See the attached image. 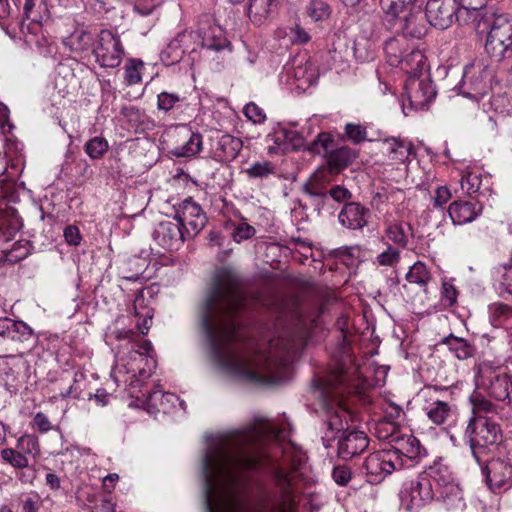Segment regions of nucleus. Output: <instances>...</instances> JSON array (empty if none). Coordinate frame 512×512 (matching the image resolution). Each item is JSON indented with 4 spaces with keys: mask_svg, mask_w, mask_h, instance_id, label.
I'll return each mask as SVG.
<instances>
[{
    "mask_svg": "<svg viewBox=\"0 0 512 512\" xmlns=\"http://www.w3.org/2000/svg\"><path fill=\"white\" fill-rule=\"evenodd\" d=\"M109 394L104 389H98L95 394H90L89 399H94L100 406H106L109 402Z\"/></svg>",
    "mask_w": 512,
    "mask_h": 512,
    "instance_id": "nucleus-63",
    "label": "nucleus"
},
{
    "mask_svg": "<svg viewBox=\"0 0 512 512\" xmlns=\"http://www.w3.org/2000/svg\"><path fill=\"white\" fill-rule=\"evenodd\" d=\"M353 387L348 371L342 364L336 365L319 379L315 393L321 399L323 409L328 414L336 409L335 416L329 419L332 428L339 429L342 426L338 413L340 411L345 414V410L342 409L344 399Z\"/></svg>",
    "mask_w": 512,
    "mask_h": 512,
    "instance_id": "nucleus-4",
    "label": "nucleus"
},
{
    "mask_svg": "<svg viewBox=\"0 0 512 512\" xmlns=\"http://www.w3.org/2000/svg\"><path fill=\"white\" fill-rule=\"evenodd\" d=\"M1 458L6 463L17 469L29 468V460L17 448H5L1 451Z\"/></svg>",
    "mask_w": 512,
    "mask_h": 512,
    "instance_id": "nucleus-40",
    "label": "nucleus"
},
{
    "mask_svg": "<svg viewBox=\"0 0 512 512\" xmlns=\"http://www.w3.org/2000/svg\"><path fill=\"white\" fill-rule=\"evenodd\" d=\"M412 230L409 223L404 221H386L385 236L389 242L397 248H406L408 245V233Z\"/></svg>",
    "mask_w": 512,
    "mask_h": 512,
    "instance_id": "nucleus-27",
    "label": "nucleus"
},
{
    "mask_svg": "<svg viewBox=\"0 0 512 512\" xmlns=\"http://www.w3.org/2000/svg\"><path fill=\"white\" fill-rule=\"evenodd\" d=\"M328 195L337 202H344L352 197V193L341 185H334L328 190Z\"/></svg>",
    "mask_w": 512,
    "mask_h": 512,
    "instance_id": "nucleus-56",
    "label": "nucleus"
},
{
    "mask_svg": "<svg viewBox=\"0 0 512 512\" xmlns=\"http://www.w3.org/2000/svg\"><path fill=\"white\" fill-rule=\"evenodd\" d=\"M91 40V35L85 29L78 28L65 38L64 43L73 51H82L90 45Z\"/></svg>",
    "mask_w": 512,
    "mask_h": 512,
    "instance_id": "nucleus-34",
    "label": "nucleus"
},
{
    "mask_svg": "<svg viewBox=\"0 0 512 512\" xmlns=\"http://www.w3.org/2000/svg\"><path fill=\"white\" fill-rule=\"evenodd\" d=\"M472 405L474 416L490 417L498 413V407L481 394H476L472 398Z\"/></svg>",
    "mask_w": 512,
    "mask_h": 512,
    "instance_id": "nucleus-39",
    "label": "nucleus"
},
{
    "mask_svg": "<svg viewBox=\"0 0 512 512\" xmlns=\"http://www.w3.org/2000/svg\"><path fill=\"white\" fill-rule=\"evenodd\" d=\"M94 55L102 67L119 66L124 55L120 38L109 30H102L94 48Z\"/></svg>",
    "mask_w": 512,
    "mask_h": 512,
    "instance_id": "nucleus-10",
    "label": "nucleus"
},
{
    "mask_svg": "<svg viewBox=\"0 0 512 512\" xmlns=\"http://www.w3.org/2000/svg\"><path fill=\"white\" fill-rule=\"evenodd\" d=\"M214 131L217 135L211 138V147L215 156L221 161H230L235 159L242 149V140L239 137L225 132L224 130Z\"/></svg>",
    "mask_w": 512,
    "mask_h": 512,
    "instance_id": "nucleus-19",
    "label": "nucleus"
},
{
    "mask_svg": "<svg viewBox=\"0 0 512 512\" xmlns=\"http://www.w3.org/2000/svg\"><path fill=\"white\" fill-rule=\"evenodd\" d=\"M332 142V136L330 133L322 131L319 133L317 139L313 143V149L318 151V146H321L325 151H328Z\"/></svg>",
    "mask_w": 512,
    "mask_h": 512,
    "instance_id": "nucleus-60",
    "label": "nucleus"
},
{
    "mask_svg": "<svg viewBox=\"0 0 512 512\" xmlns=\"http://www.w3.org/2000/svg\"><path fill=\"white\" fill-rule=\"evenodd\" d=\"M277 7V0H250L248 16L256 24L264 23Z\"/></svg>",
    "mask_w": 512,
    "mask_h": 512,
    "instance_id": "nucleus-30",
    "label": "nucleus"
},
{
    "mask_svg": "<svg viewBox=\"0 0 512 512\" xmlns=\"http://www.w3.org/2000/svg\"><path fill=\"white\" fill-rule=\"evenodd\" d=\"M107 339L109 342H112V340H118V341H121V340H128V343H131V350L127 356V358H124V357H121L118 362L116 363L117 364H120V363H127V361L129 360V356L131 354L132 351L134 350H141L143 351V349L141 348V346L143 345L144 342H148L147 340H142L141 343L139 344H134L132 343V339L134 337V332L131 331V330H111L110 332L107 333L106 335Z\"/></svg>",
    "mask_w": 512,
    "mask_h": 512,
    "instance_id": "nucleus-35",
    "label": "nucleus"
},
{
    "mask_svg": "<svg viewBox=\"0 0 512 512\" xmlns=\"http://www.w3.org/2000/svg\"><path fill=\"white\" fill-rule=\"evenodd\" d=\"M180 100L179 96L174 93L162 92L158 95V108L168 111Z\"/></svg>",
    "mask_w": 512,
    "mask_h": 512,
    "instance_id": "nucleus-53",
    "label": "nucleus"
},
{
    "mask_svg": "<svg viewBox=\"0 0 512 512\" xmlns=\"http://www.w3.org/2000/svg\"><path fill=\"white\" fill-rule=\"evenodd\" d=\"M269 154L287 153L304 145V138L298 130H273L266 138Z\"/></svg>",
    "mask_w": 512,
    "mask_h": 512,
    "instance_id": "nucleus-17",
    "label": "nucleus"
},
{
    "mask_svg": "<svg viewBox=\"0 0 512 512\" xmlns=\"http://www.w3.org/2000/svg\"><path fill=\"white\" fill-rule=\"evenodd\" d=\"M246 173L251 178H267L275 173V166L269 161L256 162L246 170Z\"/></svg>",
    "mask_w": 512,
    "mask_h": 512,
    "instance_id": "nucleus-46",
    "label": "nucleus"
},
{
    "mask_svg": "<svg viewBox=\"0 0 512 512\" xmlns=\"http://www.w3.org/2000/svg\"><path fill=\"white\" fill-rule=\"evenodd\" d=\"M380 5L387 16H390L392 19H396L397 21L399 18L403 17L401 14L405 15L412 11L408 6L402 3V0H380Z\"/></svg>",
    "mask_w": 512,
    "mask_h": 512,
    "instance_id": "nucleus-41",
    "label": "nucleus"
},
{
    "mask_svg": "<svg viewBox=\"0 0 512 512\" xmlns=\"http://www.w3.org/2000/svg\"><path fill=\"white\" fill-rule=\"evenodd\" d=\"M451 197L452 194L448 187L439 186L435 190V195L433 197V205L435 207H442L451 199Z\"/></svg>",
    "mask_w": 512,
    "mask_h": 512,
    "instance_id": "nucleus-58",
    "label": "nucleus"
},
{
    "mask_svg": "<svg viewBox=\"0 0 512 512\" xmlns=\"http://www.w3.org/2000/svg\"><path fill=\"white\" fill-rule=\"evenodd\" d=\"M445 343L458 359H467L473 356L474 348L462 338L450 336L445 339Z\"/></svg>",
    "mask_w": 512,
    "mask_h": 512,
    "instance_id": "nucleus-36",
    "label": "nucleus"
},
{
    "mask_svg": "<svg viewBox=\"0 0 512 512\" xmlns=\"http://www.w3.org/2000/svg\"><path fill=\"white\" fill-rule=\"evenodd\" d=\"M423 476L436 492V500L443 502L448 509L464 506L462 490L446 466L434 465Z\"/></svg>",
    "mask_w": 512,
    "mask_h": 512,
    "instance_id": "nucleus-6",
    "label": "nucleus"
},
{
    "mask_svg": "<svg viewBox=\"0 0 512 512\" xmlns=\"http://www.w3.org/2000/svg\"><path fill=\"white\" fill-rule=\"evenodd\" d=\"M33 427L42 434L47 433L53 429L52 423L50 422L48 417L42 412H38L35 414L33 418Z\"/></svg>",
    "mask_w": 512,
    "mask_h": 512,
    "instance_id": "nucleus-54",
    "label": "nucleus"
},
{
    "mask_svg": "<svg viewBox=\"0 0 512 512\" xmlns=\"http://www.w3.org/2000/svg\"><path fill=\"white\" fill-rule=\"evenodd\" d=\"M486 484L493 492L506 491L512 487V465L501 459H494L481 465Z\"/></svg>",
    "mask_w": 512,
    "mask_h": 512,
    "instance_id": "nucleus-14",
    "label": "nucleus"
},
{
    "mask_svg": "<svg viewBox=\"0 0 512 512\" xmlns=\"http://www.w3.org/2000/svg\"><path fill=\"white\" fill-rule=\"evenodd\" d=\"M391 449L389 452H395L401 462V469L405 466H411L416 459L420 458L424 452L419 440L412 434H392L390 436Z\"/></svg>",
    "mask_w": 512,
    "mask_h": 512,
    "instance_id": "nucleus-15",
    "label": "nucleus"
},
{
    "mask_svg": "<svg viewBox=\"0 0 512 512\" xmlns=\"http://www.w3.org/2000/svg\"><path fill=\"white\" fill-rule=\"evenodd\" d=\"M487 0H461V6L465 10H474L477 11L483 8L486 4Z\"/></svg>",
    "mask_w": 512,
    "mask_h": 512,
    "instance_id": "nucleus-64",
    "label": "nucleus"
},
{
    "mask_svg": "<svg viewBox=\"0 0 512 512\" xmlns=\"http://www.w3.org/2000/svg\"><path fill=\"white\" fill-rule=\"evenodd\" d=\"M369 446V439L363 431H344L338 440V455L349 460L363 453Z\"/></svg>",
    "mask_w": 512,
    "mask_h": 512,
    "instance_id": "nucleus-18",
    "label": "nucleus"
},
{
    "mask_svg": "<svg viewBox=\"0 0 512 512\" xmlns=\"http://www.w3.org/2000/svg\"><path fill=\"white\" fill-rule=\"evenodd\" d=\"M332 477L341 486H345L351 479L350 469L346 466H337L333 469Z\"/></svg>",
    "mask_w": 512,
    "mask_h": 512,
    "instance_id": "nucleus-57",
    "label": "nucleus"
},
{
    "mask_svg": "<svg viewBox=\"0 0 512 512\" xmlns=\"http://www.w3.org/2000/svg\"><path fill=\"white\" fill-rule=\"evenodd\" d=\"M154 240L159 246L167 250H177L184 243L186 238H190L186 231L176 220L162 221L156 227Z\"/></svg>",
    "mask_w": 512,
    "mask_h": 512,
    "instance_id": "nucleus-16",
    "label": "nucleus"
},
{
    "mask_svg": "<svg viewBox=\"0 0 512 512\" xmlns=\"http://www.w3.org/2000/svg\"><path fill=\"white\" fill-rule=\"evenodd\" d=\"M46 6L44 5L43 0H25L24 4V15L27 20H30L31 23L25 25L22 23L21 30L24 32L25 27L29 32H36L40 29V23L46 16Z\"/></svg>",
    "mask_w": 512,
    "mask_h": 512,
    "instance_id": "nucleus-26",
    "label": "nucleus"
},
{
    "mask_svg": "<svg viewBox=\"0 0 512 512\" xmlns=\"http://www.w3.org/2000/svg\"><path fill=\"white\" fill-rule=\"evenodd\" d=\"M64 237L69 245L78 246L81 243L82 237L79 229L74 225H69L64 230Z\"/></svg>",
    "mask_w": 512,
    "mask_h": 512,
    "instance_id": "nucleus-59",
    "label": "nucleus"
},
{
    "mask_svg": "<svg viewBox=\"0 0 512 512\" xmlns=\"http://www.w3.org/2000/svg\"><path fill=\"white\" fill-rule=\"evenodd\" d=\"M143 351L134 350L129 356L127 363H120L114 366L111 376L117 385L125 384L129 387L131 397L143 400V405L148 413L159 412L169 413L176 403L183 405L177 395L163 392L159 386L152 391H138L144 381L148 379L156 367V360L153 356V348L150 342H144L141 346Z\"/></svg>",
    "mask_w": 512,
    "mask_h": 512,
    "instance_id": "nucleus-3",
    "label": "nucleus"
},
{
    "mask_svg": "<svg viewBox=\"0 0 512 512\" xmlns=\"http://www.w3.org/2000/svg\"><path fill=\"white\" fill-rule=\"evenodd\" d=\"M256 299L248 294L237 275L222 269L215 276L199 308L201 327L215 362L226 372L259 383H281L290 377L291 364L306 345L308 331L301 319L282 326L268 339L267 347L240 340L236 318L249 311Z\"/></svg>",
    "mask_w": 512,
    "mask_h": 512,
    "instance_id": "nucleus-2",
    "label": "nucleus"
},
{
    "mask_svg": "<svg viewBox=\"0 0 512 512\" xmlns=\"http://www.w3.org/2000/svg\"><path fill=\"white\" fill-rule=\"evenodd\" d=\"M482 211V205L471 201H454L449 205L448 213L454 225H463L474 221Z\"/></svg>",
    "mask_w": 512,
    "mask_h": 512,
    "instance_id": "nucleus-22",
    "label": "nucleus"
},
{
    "mask_svg": "<svg viewBox=\"0 0 512 512\" xmlns=\"http://www.w3.org/2000/svg\"><path fill=\"white\" fill-rule=\"evenodd\" d=\"M410 49V42L405 35L398 34L389 38L384 44V53L390 66L398 67Z\"/></svg>",
    "mask_w": 512,
    "mask_h": 512,
    "instance_id": "nucleus-24",
    "label": "nucleus"
},
{
    "mask_svg": "<svg viewBox=\"0 0 512 512\" xmlns=\"http://www.w3.org/2000/svg\"><path fill=\"white\" fill-rule=\"evenodd\" d=\"M400 258L398 248L388 244L386 249L376 256L374 264L378 266L395 267L399 263Z\"/></svg>",
    "mask_w": 512,
    "mask_h": 512,
    "instance_id": "nucleus-43",
    "label": "nucleus"
},
{
    "mask_svg": "<svg viewBox=\"0 0 512 512\" xmlns=\"http://www.w3.org/2000/svg\"><path fill=\"white\" fill-rule=\"evenodd\" d=\"M399 497L403 509L417 512L436 499V492L421 474L403 483Z\"/></svg>",
    "mask_w": 512,
    "mask_h": 512,
    "instance_id": "nucleus-7",
    "label": "nucleus"
},
{
    "mask_svg": "<svg viewBox=\"0 0 512 512\" xmlns=\"http://www.w3.org/2000/svg\"><path fill=\"white\" fill-rule=\"evenodd\" d=\"M306 13L314 22L324 21L330 17L331 8L323 0H311L306 7Z\"/></svg>",
    "mask_w": 512,
    "mask_h": 512,
    "instance_id": "nucleus-38",
    "label": "nucleus"
},
{
    "mask_svg": "<svg viewBox=\"0 0 512 512\" xmlns=\"http://www.w3.org/2000/svg\"><path fill=\"white\" fill-rule=\"evenodd\" d=\"M144 302L142 297H137L134 301L135 316L137 319V328L142 335H146L152 324L153 312L151 309H146L144 313L137 311L138 307Z\"/></svg>",
    "mask_w": 512,
    "mask_h": 512,
    "instance_id": "nucleus-42",
    "label": "nucleus"
},
{
    "mask_svg": "<svg viewBox=\"0 0 512 512\" xmlns=\"http://www.w3.org/2000/svg\"><path fill=\"white\" fill-rule=\"evenodd\" d=\"M426 410L428 418L436 425L446 423L454 415L452 407L447 402L440 400H435Z\"/></svg>",
    "mask_w": 512,
    "mask_h": 512,
    "instance_id": "nucleus-32",
    "label": "nucleus"
},
{
    "mask_svg": "<svg viewBox=\"0 0 512 512\" xmlns=\"http://www.w3.org/2000/svg\"><path fill=\"white\" fill-rule=\"evenodd\" d=\"M356 158L355 153L346 147H341L330 153L327 167L338 175L343 169L348 167Z\"/></svg>",
    "mask_w": 512,
    "mask_h": 512,
    "instance_id": "nucleus-31",
    "label": "nucleus"
},
{
    "mask_svg": "<svg viewBox=\"0 0 512 512\" xmlns=\"http://www.w3.org/2000/svg\"><path fill=\"white\" fill-rule=\"evenodd\" d=\"M202 146V137L199 133H192L189 140L183 146V154L186 156L198 153Z\"/></svg>",
    "mask_w": 512,
    "mask_h": 512,
    "instance_id": "nucleus-52",
    "label": "nucleus"
},
{
    "mask_svg": "<svg viewBox=\"0 0 512 512\" xmlns=\"http://www.w3.org/2000/svg\"><path fill=\"white\" fill-rule=\"evenodd\" d=\"M481 185V177L477 173L466 172L461 178V188L467 194L475 193L479 190Z\"/></svg>",
    "mask_w": 512,
    "mask_h": 512,
    "instance_id": "nucleus-48",
    "label": "nucleus"
},
{
    "mask_svg": "<svg viewBox=\"0 0 512 512\" xmlns=\"http://www.w3.org/2000/svg\"><path fill=\"white\" fill-rule=\"evenodd\" d=\"M292 75L302 85H312L318 78L317 68L307 54L298 55L292 61Z\"/></svg>",
    "mask_w": 512,
    "mask_h": 512,
    "instance_id": "nucleus-23",
    "label": "nucleus"
},
{
    "mask_svg": "<svg viewBox=\"0 0 512 512\" xmlns=\"http://www.w3.org/2000/svg\"><path fill=\"white\" fill-rule=\"evenodd\" d=\"M143 62L138 59H129L125 65V80L128 85L138 84L142 81Z\"/></svg>",
    "mask_w": 512,
    "mask_h": 512,
    "instance_id": "nucleus-44",
    "label": "nucleus"
},
{
    "mask_svg": "<svg viewBox=\"0 0 512 512\" xmlns=\"http://www.w3.org/2000/svg\"><path fill=\"white\" fill-rule=\"evenodd\" d=\"M244 114L255 125L263 124L266 114L257 104L251 102L244 107Z\"/></svg>",
    "mask_w": 512,
    "mask_h": 512,
    "instance_id": "nucleus-49",
    "label": "nucleus"
},
{
    "mask_svg": "<svg viewBox=\"0 0 512 512\" xmlns=\"http://www.w3.org/2000/svg\"><path fill=\"white\" fill-rule=\"evenodd\" d=\"M369 210L357 202L346 203L338 215L342 226L356 230L367 225Z\"/></svg>",
    "mask_w": 512,
    "mask_h": 512,
    "instance_id": "nucleus-21",
    "label": "nucleus"
},
{
    "mask_svg": "<svg viewBox=\"0 0 512 512\" xmlns=\"http://www.w3.org/2000/svg\"><path fill=\"white\" fill-rule=\"evenodd\" d=\"M16 448L26 457L32 456L36 458L40 453L39 440L32 434L22 435L16 443Z\"/></svg>",
    "mask_w": 512,
    "mask_h": 512,
    "instance_id": "nucleus-37",
    "label": "nucleus"
},
{
    "mask_svg": "<svg viewBox=\"0 0 512 512\" xmlns=\"http://www.w3.org/2000/svg\"><path fill=\"white\" fill-rule=\"evenodd\" d=\"M267 431L252 424L212 436L203 463L207 512H289L292 504L289 469L306 460L292 443L277 447L278 460L259 444Z\"/></svg>",
    "mask_w": 512,
    "mask_h": 512,
    "instance_id": "nucleus-1",
    "label": "nucleus"
},
{
    "mask_svg": "<svg viewBox=\"0 0 512 512\" xmlns=\"http://www.w3.org/2000/svg\"><path fill=\"white\" fill-rule=\"evenodd\" d=\"M108 149V142L102 137H94L85 145V151L92 159L101 158Z\"/></svg>",
    "mask_w": 512,
    "mask_h": 512,
    "instance_id": "nucleus-45",
    "label": "nucleus"
},
{
    "mask_svg": "<svg viewBox=\"0 0 512 512\" xmlns=\"http://www.w3.org/2000/svg\"><path fill=\"white\" fill-rule=\"evenodd\" d=\"M426 65V57L423 52L410 43V49L403 57V61L399 64L402 70L410 74L409 77H417Z\"/></svg>",
    "mask_w": 512,
    "mask_h": 512,
    "instance_id": "nucleus-29",
    "label": "nucleus"
},
{
    "mask_svg": "<svg viewBox=\"0 0 512 512\" xmlns=\"http://www.w3.org/2000/svg\"><path fill=\"white\" fill-rule=\"evenodd\" d=\"M459 10V0H427L425 15L432 26L443 30L453 24Z\"/></svg>",
    "mask_w": 512,
    "mask_h": 512,
    "instance_id": "nucleus-13",
    "label": "nucleus"
},
{
    "mask_svg": "<svg viewBox=\"0 0 512 512\" xmlns=\"http://www.w3.org/2000/svg\"><path fill=\"white\" fill-rule=\"evenodd\" d=\"M192 38V33L191 32H187V31H183L181 33H179L169 44V47L171 49H180L182 46H185L188 42V40H190Z\"/></svg>",
    "mask_w": 512,
    "mask_h": 512,
    "instance_id": "nucleus-61",
    "label": "nucleus"
},
{
    "mask_svg": "<svg viewBox=\"0 0 512 512\" xmlns=\"http://www.w3.org/2000/svg\"><path fill=\"white\" fill-rule=\"evenodd\" d=\"M216 32L220 33L217 28L211 29L210 33H204L202 36V46L212 50H220L223 48L221 39L216 35Z\"/></svg>",
    "mask_w": 512,
    "mask_h": 512,
    "instance_id": "nucleus-51",
    "label": "nucleus"
},
{
    "mask_svg": "<svg viewBox=\"0 0 512 512\" xmlns=\"http://www.w3.org/2000/svg\"><path fill=\"white\" fill-rule=\"evenodd\" d=\"M381 149L392 160L403 162L411 153V144L398 138H385L381 141Z\"/></svg>",
    "mask_w": 512,
    "mask_h": 512,
    "instance_id": "nucleus-28",
    "label": "nucleus"
},
{
    "mask_svg": "<svg viewBox=\"0 0 512 512\" xmlns=\"http://www.w3.org/2000/svg\"><path fill=\"white\" fill-rule=\"evenodd\" d=\"M491 74L481 63H471L465 66L460 82V92L471 99L479 100L490 89Z\"/></svg>",
    "mask_w": 512,
    "mask_h": 512,
    "instance_id": "nucleus-8",
    "label": "nucleus"
},
{
    "mask_svg": "<svg viewBox=\"0 0 512 512\" xmlns=\"http://www.w3.org/2000/svg\"><path fill=\"white\" fill-rule=\"evenodd\" d=\"M174 220L180 224L188 236L193 237L204 228L207 217L197 202L187 198L175 209Z\"/></svg>",
    "mask_w": 512,
    "mask_h": 512,
    "instance_id": "nucleus-12",
    "label": "nucleus"
},
{
    "mask_svg": "<svg viewBox=\"0 0 512 512\" xmlns=\"http://www.w3.org/2000/svg\"><path fill=\"white\" fill-rule=\"evenodd\" d=\"M256 230L253 226L249 225L245 221H240L234 228L232 233L233 239L236 242H241L251 238L255 234Z\"/></svg>",
    "mask_w": 512,
    "mask_h": 512,
    "instance_id": "nucleus-50",
    "label": "nucleus"
},
{
    "mask_svg": "<svg viewBox=\"0 0 512 512\" xmlns=\"http://www.w3.org/2000/svg\"><path fill=\"white\" fill-rule=\"evenodd\" d=\"M370 483H378L392 472L401 469V462L395 452L381 450L371 453L363 464Z\"/></svg>",
    "mask_w": 512,
    "mask_h": 512,
    "instance_id": "nucleus-9",
    "label": "nucleus"
},
{
    "mask_svg": "<svg viewBox=\"0 0 512 512\" xmlns=\"http://www.w3.org/2000/svg\"><path fill=\"white\" fill-rule=\"evenodd\" d=\"M15 321L9 318H0V336L10 338Z\"/></svg>",
    "mask_w": 512,
    "mask_h": 512,
    "instance_id": "nucleus-62",
    "label": "nucleus"
},
{
    "mask_svg": "<svg viewBox=\"0 0 512 512\" xmlns=\"http://www.w3.org/2000/svg\"><path fill=\"white\" fill-rule=\"evenodd\" d=\"M457 290L450 282H443L442 284V300L447 306H452L457 300Z\"/></svg>",
    "mask_w": 512,
    "mask_h": 512,
    "instance_id": "nucleus-55",
    "label": "nucleus"
},
{
    "mask_svg": "<svg viewBox=\"0 0 512 512\" xmlns=\"http://www.w3.org/2000/svg\"><path fill=\"white\" fill-rule=\"evenodd\" d=\"M33 337V330L23 321H15L11 331L10 340L27 342Z\"/></svg>",
    "mask_w": 512,
    "mask_h": 512,
    "instance_id": "nucleus-47",
    "label": "nucleus"
},
{
    "mask_svg": "<svg viewBox=\"0 0 512 512\" xmlns=\"http://www.w3.org/2000/svg\"><path fill=\"white\" fill-rule=\"evenodd\" d=\"M336 176L327 166H322L304 184V192L311 197L325 199L328 196V186L335 181Z\"/></svg>",
    "mask_w": 512,
    "mask_h": 512,
    "instance_id": "nucleus-20",
    "label": "nucleus"
},
{
    "mask_svg": "<svg viewBox=\"0 0 512 512\" xmlns=\"http://www.w3.org/2000/svg\"><path fill=\"white\" fill-rule=\"evenodd\" d=\"M435 94V89L429 79L409 77L405 84V93L402 100L403 113L407 114L406 101L410 109H423L435 97Z\"/></svg>",
    "mask_w": 512,
    "mask_h": 512,
    "instance_id": "nucleus-11",
    "label": "nucleus"
},
{
    "mask_svg": "<svg viewBox=\"0 0 512 512\" xmlns=\"http://www.w3.org/2000/svg\"><path fill=\"white\" fill-rule=\"evenodd\" d=\"M398 29L402 31L401 35L410 36L412 38H422L426 32L427 28L424 24L421 13L417 12H408L403 15L402 18H399L397 21Z\"/></svg>",
    "mask_w": 512,
    "mask_h": 512,
    "instance_id": "nucleus-25",
    "label": "nucleus"
},
{
    "mask_svg": "<svg viewBox=\"0 0 512 512\" xmlns=\"http://www.w3.org/2000/svg\"><path fill=\"white\" fill-rule=\"evenodd\" d=\"M409 283L417 284L425 288L431 280V274L423 262L414 263L406 274Z\"/></svg>",
    "mask_w": 512,
    "mask_h": 512,
    "instance_id": "nucleus-33",
    "label": "nucleus"
},
{
    "mask_svg": "<svg viewBox=\"0 0 512 512\" xmlns=\"http://www.w3.org/2000/svg\"><path fill=\"white\" fill-rule=\"evenodd\" d=\"M467 440L472 456L481 465L485 463V457L496 447L501 439L500 426L491 417L474 416L470 419L466 430Z\"/></svg>",
    "mask_w": 512,
    "mask_h": 512,
    "instance_id": "nucleus-5",
    "label": "nucleus"
}]
</instances>
